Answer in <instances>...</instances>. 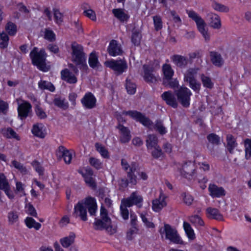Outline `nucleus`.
<instances>
[{
	"label": "nucleus",
	"instance_id": "1",
	"mask_svg": "<svg viewBox=\"0 0 251 251\" xmlns=\"http://www.w3.org/2000/svg\"><path fill=\"white\" fill-rule=\"evenodd\" d=\"M86 207L91 215H95L97 210L96 199L92 197H88L78 201L75 205L73 216L75 218L79 217L83 221H87V216Z\"/></svg>",
	"mask_w": 251,
	"mask_h": 251
},
{
	"label": "nucleus",
	"instance_id": "2",
	"mask_svg": "<svg viewBox=\"0 0 251 251\" xmlns=\"http://www.w3.org/2000/svg\"><path fill=\"white\" fill-rule=\"evenodd\" d=\"M29 55L33 65L36 66L42 71H47L46 63L47 54L44 49L38 51V49L34 47L30 52Z\"/></svg>",
	"mask_w": 251,
	"mask_h": 251
},
{
	"label": "nucleus",
	"instance_id": "3",
	"mask_svg": "<svg viewBox=\"0 0 251 251\" xmlns=\"http://www.w3.org/2000/svg\"><path fill=\"white\" fill-rule=\"evenodd\" d=\"M159 233L162 237L165 235V238L171 242L177 244H183V242L177 233L176 229L170 225L165 224L163 227L160 228Z\"/></svg>",
	"mask_w": 251,
	"mask_h": 251
},
{
	"label": "nucleus",
	"instance_id": "4",
	"mask_svg": "<svg viewBox=\"0 0 251 251\" xmlns=\"http://www.w3.org/2000/svg\"><path fill=\"white\" fill-rule=\"evenodd\" d=\"M189 18L194 21L197 25V28L199 31L202 35L205 41L209 40L210 36L207 32V29L206 28V23L201 17L193 10H186Z\"/></svg>",
	"mask_w": 251,
	"mask_h": 251
},
{
	"label": "nucleus",
	"instance_id": "5",
	"mask_svg": "<svg viewBox=\"0 0 251 251\" xmlns=\"http://www.w3.org/2000/svg\"><path fill=\"white\" fill-rule=\"evenodd\" d=\"M94 226L96 230H101L105 229L108 230L111 228V219L108 216L106 209L102 206L100 208V219L96 218Z\"/></svg>",
	"mask_w": 251,
	"mask_h": 251
},
{
	"label": "nucleus",
	"instance_id": "6",
	"mask_svg": "<svg viewBox=\"0 0 251 251\" xmlns=\"http://www.w3.org/2000/svg\"><path fill=\"white\" fill-rule=\"evenodd\" d=\"M104 65L106 67L112 70L115 75H120L125 72L127 69V64L124 59L106 61Z\"/></svg>",
	"mask_w": 251,
	"mask_h": 251
},
{
	"label": "nucleus",
	"instance_id": "7",
	"mask_svg": "<svg viewBox=\"0 0 251 251\" xmlns=\"http://www.w3.org/2000/svg\"><path fill=\"white\" fill-rule=\"evenodd\" d=\"M71 48L73 55V61L76 65L82 66L85 65L86 57L83 47L76 42H73L72 44Z\"/></svg>",
	"mask_w": 251,
	"mask_h": 251
},
{
	"label": "nucleus",
	"instance_id": "8",
	"mask_svg": "<svg viewBox=\"0 0 251 251\" xmlns=\"http://www.w3.org/2000/svg\"><path fill=\"white\" fill-rule=\"evenodd\" d=\"M177 100L184 107H188L190 105V97L192 93L185 87L181 86L175 91Z\"/></svg>",
	"mask_w": 251,
	"mask_h": 251
},
{
	"label": "nucleus",
	"instance_id": "9",
	"mask_svg": "<svg viewBox=\"0 0 251 251\" xmlns=\"http://www.w3.org/2000/svg\"><path fill=\"white\" fill-rule=\"evenodd\" d=\"M123 114L126 115H128L136 121L139 122L143 125L148 127L152 126V121L145 115L136 110L124 111Z\"/></svg>",
	"mask_w": 251,
	"mask_h": 251
},
{
	"label": "nucleus",
	"instance_id": "10",
	"mask_svg": "<svg viewBox=\"0 0 251 251\" xmlns=\"http://www.w3.org/2000/svg\"><path fill=\"white\" fill-rule=\"evenodd\" d=\"M128 206V207L132 206L135 204L141 207L142 206V203L143 202V198L141 195H138L137 192H134L131 193L130 197L126 199H123L122 200Z\"/></svg>",
	"mask_w": 251,
	"mask_h": 251
},
{
	"label": "nucleus",
	"instance_id": "11",
	"mask_svg": "<svg viewBox=\"0 0 251 251\" xmlns=\"http://www.w3.org/2000/svg\"><path fill=\"white\" fill-rule=\"evenodd\" d=\"M144 71L143 78L144 80L148 83H155L157 78L153 74V68L152 66L145 64L143 66Z\"/></svg>",
	"mask_w": 251,
	"mask_h": 251
},
{
	"label": "nucleus",
	"instance_id": "12",
	"mask_svg": "<svg viewBox=\"0 0 251 251\" xmlns=\"http://www.w3.org/2000/svg\"><path fill=\"white\" fill-rule=\"evenodd\" d=\"M171 59L174 64L180 69H185L189 63L188 58L181 55H173L171 57Z\"/></svg>",
	"mask_w": 251,
	"mask_h": 251
},
{
	"label": "nucleus",
	"instance_id": "13",
	"mask_svg": "<svg viewBox=\"0 0 251 251\" xmlns=\"http://www.w3.org/2000/svg\"><path fill=\"white\" fill-rule=\"evenodd\" d=\"M31 104L26 101H24L18 105V116L21 120L25 119L28 116L31 111Z\"/></svg>",
	"mask_w": 251,
	"mask_h": 251
},
{
	"label": "nucleus",
	"instance_id": "14",
	"mask_svg": "<svg viewBox=\"0 0 251 251\" xmlns=\"http://www.w3.org/2000/svg\"><path fill=\"white\" fill-rule=\"evenodd\" d=\"M195 170L194 164L189 161L185 163L182 167V169L180 171L181 175L184 177L190 179L191 177L193 176Z\"/></svg>",
	"mask_w": 251,
	"mask_h": 251
},
{
	"label": "nucleus",
	"instance_id": "15",
	"mask_svg": "<svg viewBox=\"0 0 251 251\" xmlns=\"http://www.w3.org/2000/svg\"><path fill=\"white\" fill-rule=\"evenodd\" d=\"M117 128L120 131V141L122 143H126L129 142L131 138L130 131L129 129L121 124H119Z\"/></svg>",
	"mask_w": 251,
	"mask_h": 251
},
{
	"label": "nucleus",
	"instance_id": "16",
	"mask_svg": "<svg viewBox=\"0 0 251 251\" xmlns=\"http://www.w3.org/2000/svg\"><path fill=\"white\" fill-rule=\"evenodd\" d=\"M209 56L210 61L214 66L221 68L224 65V59L219 52L216 51H211L209 52Z\"/></svg>",
	"mask_w": 251,
	"mask_h": 251
},
{
	"label": "nucleus",
	"instance_id": "17",
	"mask_svg": "<svg viewBox=\"0 0 251 251\" xmlns=\"http://www.w3.org/2000/svg\"><path fill=\"white\" fill-rule=\"evenodd\" d=\"M83 105L87 109H92L95 107L96 99L91 93H86L81 99Z\"/></svg>",
	"mask_w": 251,
	"mask_h": 251
},
{
	"label": "nucleus",
	"instance_id": "18",
	"mask_svg": "<svg viewBox=\"0 0 251 251\" xmlns=\"http://www.w3.org/2000/svg\"><path fill=\"white\" fill-rule=\"evenodd\" d=\"M162 99L166 103L174 108H176L178 106L176 99L174 94L170 91L164 92L161 95Z\"/></svg>",
	"mask_w": 251,
	"mask_h": 251
},
{
	"label": "nucleus",
	"instance_id": "19",
	"mask_svg": "<svg viewBox=\"0 0 251 251\" xmlns=\"http://www.w3.org/2000/svg\"><path fill=\"white\" fill-rule=\"evenodd\" d=\"M0 190L4 191L9 199L14 198L13 194L10 192V187L8 180L2 173H0Z\"/></svg>",
	"mask_w": 251,
	"mask_h": 251
},
{
	"label": "nucleus",
	"instance_id": "20",
	"mask_svg": "<svg viewBox=\"0 0 251 251\" xmlns=\"http://www.w3.org/2000/svg\"><path fill=\"white\" fill-rule=\"evenodd\" d=\"M162 71L163 74V83L164 85H165L167 83V81H168L169 79L173 77L174 75V71L172 69L171 65L167 63L163 65Z\"/></svg>",
	"mask_w": 251,
	"mask_h": 251
},
{
	"label": "nucleus",
	"instance_id": "21",
	"mask_svg": "<svg viewBox=\"0 0 251 251\" xmlns=\"http://www.w3.org/2000/svg\"><path fill=\"white\" fill-rule=\"evenodd\" d=\"M107 51L109 55L112 56L121 55L122 53V50L120 45L115 40H112L110 41L107 48Z\"/></svg>",
	"mask_w": 251,
	"mask_h": 251
},
{
	"label": "nucleus",
	"instance_id": "22",
	"mask_svg": "<svg viewBox=\"0 0 251 251\" xmlns=\"http://www.w3.org/2000/svg\"><path fill=\"white\" fill-rule=\"evenodd\" d=\"M138 165L135 162H132L129 171L127 172V180L129 183L132 185H136L137 183V177L134 173L137 171Z\"/></svg>",
	"mask_w": 251,
	"mask_h": 251
},
{
	"label": "nucleus",
	"instance_id": "23",
	"mask_svg": "<svg viewBox=\"0 0 251 251\" xmlns=\"http://www.w3.org/2000/svg\"><path fill=\"white\" fill-rule=\"evenodd\" d=\"M210 195L213 198H219L225 196L226 192L222 187L215 184H210L208 187Z\"/></svg>",
	"mask_w": 251,
	"mask_h": 251
},
{
	"label": "nucleus",
	"instance_id": "24",
	"mask_svg": "<svg viewBox=\"0 0 251 251\" xmlns=\"http://www.w3.org/2000/svg\"><path fill=\"white\" fill-rule=\"evenodd\" d=\"M207 18L209 21L211 27L215 29H219L221 27L220 17L215 13H209L207 15Z\"/></svg>",
	"mask_w": 251,
	"mask_h": 251
},
{
	"label": "nucleus",
	"instance_id": "25",
	"mask_svg": "<svg viewBox=\"0 0 251 251\" xmlns=\"http://www.w3.org/2000/svg\"><path fill=\"white\" fill-rule=\"evenodd\" d=\"M61 75L62 79L69 83L75 84L77 81L75 76L67 69L62 70Z\"/></svg>",
	"mask_w": 251,
	"mask_h": 251
},
{
	"label": "nucleus",
	"instance_id": "26",
	"mask_svg": "<svg viewBox=\"0 0 251 251\" xmlns=\"http://www.w3.org/2000/svg\"><path fill=\"white\" fill-rule=\"evenodd\" d=\"M58 153L59 156L63 157L64 160L66 164H70L72 159V154L63 146H59L58 149Z\"/></svg>",
	"mask_w": 251,
	"mask_h": 251
},
{
	"label": "nucleus",
	"instance_id": "27",
	"mask_svg": "<svg viewBox=\"0 0 251 251\" xmlns=\"http://www.w3.org/2000/svg\"><path fill=\"white\" fill-rule=\"evenodd\" d=\"M206 215L209 219H215L218 221L223 220V215L216 208L208 207L206 210Z\"/></svg>",
	"mask_w": 251,
	"mask_h": 251
},
{
	"label": "nucleus",
	"instance_id": "28",
	"mask_svg": "<svg viewBox=\"0 0 251 251\" xmlns=\"http://www.w3.org/2000/svg\"><path fill=\"white\" fill-rule=\"evenodd\" d=\"M166 205V202L165 201V197L162 196V194H160V195L158 199H156L155 200L152 201V209L156 212L159 211L161 209H162Z\"/></svg>",
	"mask_w": 251,
	"mask_h": 251
},
{
	"label": "nucleus",
	"instance_id": "29",
	"mask_svg": "<svg viewBox=\"0 0 251 251\" xmlns=\"http://www.w3.org/2000/svg\"><path fill=\"white\" fill-rule=\"evenodd\" d=\"M44 126L42 124L37 123L33 125L32 132L36 136L44 138L45 137L46 134L43 130Z\"/></svg>",
	"mask_w": 251,
	"mask_h": 251
},
{
	"label": "nucleus",
	"instance_id": "30",
	"mask_svg": "<svg viewBox=\"0 0 251 251\" xmlns=\"http://www.w3.org/2000/svg\"><path fill=\"white\" fill-rule=\"evenodd\" d=\"M146 146L148 149H152L158 145V139L154 134H150L146 139Z\"/></svg>",
	"mask_w": 251,
	"mask_h": 251
},
{
	"label": "nucleus",
	"instance_id": "31",
	"mask_svg": "<svg viewBox=\"0 0 251 251\" xmlns=\"http://www.w3.org/2000/svg\"><path fill=\"white\" fill-rule=\"evenodd\" d=\"M112 13L114 16L121 22L126 21L129 18V16L125 13L123 9L120 8L113 9Z\"/></svg>",
	"mask_w": 251,
	"mask_h": 251
},
{
	"label": "nucleus",
	"instance_id": "32",
	"mask_svg": "<svg viewBox=\"0 0 251 251\" xmlns=\"http://www.w3.org/2000/svg\"><path fill=\"white\" fill-rule=\"evenodd\" d=\"M75 237V233H71L69 236L61 238L60 243L64 248H68L74 243Z\"/></svg>",
	"mask_w": 251,
	"mask_h": 251
},
{
	"label": "nucleus",
	"instance_id": "33",
	"mask_svg": "<svg viewBox=\"0 0 251 251\" xmlns=\"http://www.w3.org/2000/svg\"><path fill=\"white\" fill-rule=\"evenodd\" d=\"M227 150L230 153H233V149L237 146V144L236 140L231 134H228L226 136Z\"/></svg>",
	"mask_w": 251,
	"mask_h": 251
},
{
	"label": "nucleus",
	"instance_id": "34",
	"mask_svg": "<svg viewBox=\"0 0 251 251\" xmlns=\"http://www.w3.org/2000/svg\"><path fill=\"white\" fill-rule=\"evenodd\" d=\"M199 70L198 68H191L188 69L184 74V81L188 82L195 79V76Z\"/></svg>",
	"mask_w": 251,
	"mask_h": 251
},
{
	"label": "nucleus",
	"instance_id": "35",
	"mask_svg": "<svg viewBox=\"0 0 251 251\" xmlns=\"http://www.w3.org/2000/svg\"><path fill=\"white\" fill-rule=\"evenodd\" d=\"M189 220L191 224L194 225L196 227H199L204 226V223L202 219L198 215H194L189 217Z\"/></svg>",
	"mask_w": 251,
	"mask_h": 251
},
{
	"label": "nucleus",
	"instance_id": "36",
	"mask_svg": "<svg viewBox=\"0 0 251 251\" xmlns=\"http://www.w3.org/2000/svg\"><path fill=\"white\" fill-rule=\"evenodd\" d=\"M127 207H128V206L126 205L124 201L122 200L120 205V214L124 220H127L129 218V213Z\"/></svg>",
	"mask_w": 251,
	"mask_h": 251
},
{
	"label": "nucleus",
	"instance_id": "37",
	"mask_svg": "<svg viewBox=\"0 0 251 251\" xmlns=\"http://www.w3.org/2000/svg\"><path fill=\"white\" fill-rule=\"evenodd\" d=\"M38 86L42 90H48L50 92H53L55 90V87L50 82L41 80L38 82Z\"/></svg>",
	"mask_w": 251,
	"mask_h": 251
},
{
	"label": "nucleus",
	"instance_id": "38",
	"mask_svg": "<svg viewBox=\"0 0 251 251\" xmlns=\"http://www.w3.org/2000/svg\"><path fill=\"white\" fill-rule=\"evenodd\" d=\"M200 77L203 86L204 87L210 89L213 87L214 83L210 77L206 76L204 74H201Z\"/></svg>",
	"mask_w": 251,
	"mask_h": 251
},
{
	"label": "nucleus",
	"instance_id": "39",
	"mask_svg": "<svg viewBox=\"0 0 251 251\" xmlns=\"http://www.w3.org/2000/svg\"><path fill=\"white\" fill-rule=\"evenodd\" d=\"M1 132L3 136L6 138H13L17 140H19V136L17 135V133L10 127L2 129Z\"/></svg>",
	"mask_w": 251,
	"mask_h": 251
},
{
	"label": "nucleus",
	"instance_id": "40",
	"mask_svg": "<svg viewBox=\"0 0 251 251\" xmlns=\"http://www.w3.org/2000/svg\"><path fill=\"white\" fill-rule=\"evenodd\" d=\"M25 223L26 226L29 228L33 227L35 229L38 230L41 226V225L40 223L36 222L31 217H27L25 220Z\"/></svg>",
	"mask_w": 251,
	"mask_h": 251
},
{
	"label": "nucleus",
	"instance_id": "41",
	"mask_svg": "<svg viewBox=\"0 0 251 251\" xmlns=\"http://www.w3.org/2000/svg\"><path fill=\"white\" fill-rule=\"evenodd\" d=\"M54 104L59 108L63 109H66L68 108V104L65 102V99H61L60 97L55 98L53 100Z\"/></svg>",
	"mask_w": 251,
	"mask_h": 251
},
{
	"label": "nucleus",
	"instance_id": "42",
	"mask_svg": "<svg viewBox=\"0 0 251 251\" xmlns=\"http://www.w3.org/2000/svg\"><path fill=\"white\" fill-rule=\"evenodd\" d=\"M183 227L188 237L190 239H194L195 238V235L190 224L186 222H184Z\"/></svg>",
	"mask_w": 251,
	"mask_h": 251
},
{
	"label": "nucleus",
	"instance_id": "43",
	"mask_svg": "<svg viewBox=\"0 0 251 251\" xmlns=\"http://www.w3.org/2000/svg\"><path fill=\"white\" fill-rule=\"evenodd\" d=\"M5 29L10 36L15 35L17 31V25L11 22L7 23Z\"/></svg>",
	"mask_w": 251,
	"mask_h": 251
},
{
	"label": "nucleus",
	"instance_id": "44",
	"mask_svg": "<svg viewBox=\"0 0 251 251\" xmlns=\"http://www.w3.org/2000/svg\"><path fill=\"white\" fill-rule=\"evenodd\" d=\"M154 129L162 135L167 133L166 128L164 126L162 121L160 120H157L155 121Z\"/></svg>",
	"mask_w": 251,
	"mask_h": 251
},
{
	"label": "nucleus",
	"instance_id": "45",
	"mask_svg": "<svg viewBox=\"0 0 251 251\" xmlns=\"http://www.w3.org/2000/svg\"><path fill=\"white\" fill-rule=\"evenodd\" d=\"M141 39V34L140 32L137 30H134L132 31L131 36L132 43L135 46H138L140 44Z\"/></svg>",
	"mask_w": 251,
	"mask_h": 251
},
{
	"label": "nucleus",
	"instance_id": "46",
	"mask_svg": "<svg viewBox=\"0 0 251 251\" xmlns=\"http://www.w3.org/2000/svg\"><path fill=\"white\" fill-rule=\"evenodd\" d=\"M89 64L91 67L95 68L100 64L98 61V56L95 52H92L89 58Z\"/></svg>",
	"mask_w": 251,
	"mask_h": 251
},
{
	"label": "nucleus",
	"instance_id": "47",
	"mask_svg": "<svg viewBox=\"0 0 251 251\" xmlns=\"http://www.w3.org/2000/svg\"><path fill=\"white\" fill-rule=\"evenodd\" d=\"M95 147L97 151L100 152L103 158H107L109 157L108 152L104 146L100 143H97L95 144Z\"/></svg>",
	"mask_w": 251,
	"mask_h": 251
},
{
	"label": "nucleus",
	"instance_id": "48",
	"mask_svg": "<svg viewBox=\"0 0 251 251\" xmlns=\"http://www.w3.org/2000/svg\"><path fill=\"white\" fill-rule=\"evenodd\" d=\"M0 48L1 49L6 48L8 46L9 40L8 36L6 33L2 32L0 34Z\"/></svg>",
	"mask_w": 251,
	"mask_h": 251
},
{
	"label": "nucleus",
	"instance_id": "49",
	"mask_svg": "<svg viewBox=\"0 0 251 251\" xmlns=\"http://www.w3.org/2000/svg\"><path fill=\"white\" fill-rule=\"evenodd\" d=\"M213 9L221 12H227L229 11V8L226 6L217 2H214L212 5Z\"/></svg>",
	"mask_w": 251,
	"mask_h": 251
},
{
	"label": "nucleus",
	"instance_id": "50",
	"mask_svg": "<svg viewBox=\"0 0 251 251\" xmlns=\"http://www.w3.org/2000/svg\"><path fill=\"white\" fill-rule=\"evenodd\" d=\"M11 163L13 167L18 170L23 174L25 175L27 174L26 168L20 162L14 160L12 161Z\"/></svg>",
	"mask_w": 251,
	"mask_h": 251
},
{
	"label": "nucleus",
	"instance_id": "51",
	"mask_svg": "<svg viewBox=\"0 0 251 251\" xmlns=\"http://www.w3.org/2000/svg\"><path fill=\"white\" fill-rule=\"evenodd\" d=\"M207 140L212 144L218 145L220 143V138L219 136L215 133H211L207 135Z\"/></svg>",
	"mask_w": 251,
	"mask_h": 251
},
{
	"label": "nucleus",
	"instance_id": "52",
	"mask_svg": "<svg viewBox=\"0 0 251 251\" xmlns=\"http://www.w3.org/2000/svg\"><path fill=\"white\" fill-rule=\"evenodd\" d=\"M89 162L91 166L97 170H99L102 168V163L99 159L96 158L91 157L89 158Z\"/></svg>",
	"mask_w": 251,
	"mask_h": 251
},
{
	"label": "nucleus",
	"instance_id": "53",
	"mask_svg": "<svg viewBox=\"0 0 251 251\" xmlns=\"http://www.w3.org/2000/svg\"><path fill=\"white\" fill-rule=\"evenodd\" d=\"M246 158L248 159L251 157V140L247 139L245 141Z\"/></svg>",
	"mask_w": 251,
	"mask_h": 251
},
{
	"label": "nucleus",
	"instance_id": "54",
	"mask_svg": "<svg viewBox=\"0 0 251 251\" xmlns=\"http://www.w3.org/2000/svg\"><path fill=\"white\" fill-rule=\"evenodd\" d=\"M83 176L86 183L92 189H96L97 185L92 176L87 175H84Z\"/></svg>",
	"mask_w": 251,
	"mask_h": 251
},
{
	"label": "nucleus",
	"instance_id": "55",
	"mask_svg": "<svg viewBox=\"0 0 251 251\" xmlns=\"http://www.w3.org/2000/svg\"><path fill=\"white\" fill-rule=\"evenodd\" d=\"M44 38L50 42H53L56 39L55 34L51 30L46 29Z\"/></svg>",
	"mask_w": 251,
	"mask_h": 251
},
{
	"label": "nucleus",
	"instance_id": "56",
	"mask_svg": "<svg viewBox=\"0 0 251 251\" xmlns=\"http://www.w3.org/2000/svg\"><path fill=\"white\" fill-rule=\"evenodd\" d=\"M126 87L128 94L132 95L136 92V85L130 81L126 80Z\"/></svg>",
	"mask_w": 251,
	"mask_h": 251
},
{
	"label": "nucleus",
	"instance_id": "57",
	"mask_svg": "<svg viewBox=\"0 0 251 251\" xmlns=\"http://www.w3.org/2000/svg\"><path fill=\"white\" fill-rule=\"evenodd\" d=\"M53 11L55 22L57 24H61L63 22V14L57 9L54 8Z\"/></svg>",
	"mask_w": 251,
	"mask_h": 251
},
{
	"label": "nucleus",
	"instance_id": "58",
	"mask_svg": "<svg viewBox=\"0 0 251 251\" xmlns=\"http://www.w3.org/2000/svg\"><path fill=\"white\" fill-rule=\"evenodd\" d=\"M155 29L158 31L162 28V22L160 17L156 16L153 17Z\"/></svg>",
	"mask_w": 251,
	"mask_h": 251
},
{
	"label": "nucleus",
	"instance_id": "59",
	"mask_svg": "<svg viewBox=\"0 0 251 251\" xmlns=\"http://www.w3.org/2000/svg\"><path fill=\"white\" fill-rule=\"evenodd\" d=\"M32 165L40 176L43 175L44 169L39 162L36 160H34L32 162Z\"/></svg>",
	"mask_w": 251,
	"mask_h": 251
},
{
	"label": "nucleus",
	"instance_id": "60",
	"mask_svg": "<svg viewBox=\"0 0 251 251\" xmlns=\"http://www.w3.org/2000/svg\"><path fill=\"white\" fill-rule=\"evenodd\" d=\"M190 87L194 91L199 92L201 88V84L197 81V80L193 79L188 81Z\"/></svg>",
	"mask_w": 251,
	"mask_h": 251
},
{
	"label": "nucleus",
	"instance_id": "61",
	"mask_svg": "<svg viewBox=\"0 0 251 251\" xmlns=\"http://www.w3.org/2000/svg\"><path fill=\"white\" fill-rule=\"evenodd\" d=\"M138 231V226H132L126 233V238L129 240L133 239V235Z\"/></svg>",
	"mask_w": 251,
	"mask_h": 251
},
{
	"label": "nucleus",
	"instance_id": "62",
	"mask_svg": "<svg viewBox=\"0 0 251 251\" xmlns=\"http://www.w3.org/2000/svg\"><path fill=\"white\" fill-rule=\"evenodd\" d=\"M35 111L36 115L39 117V118L42 119H45L47 118V114H46L45 112L39 106H38V105L36 106Z\"/></svg>",
	"mask_w": 251,
	"mask_h": 251
},
{
	"label": "nucleus",
	"instance_id": "63",
	"mask_svg": "<svg viewBox=\"0 0 251 251\" xmlns=\"http://www.w3.org/2000/svg\"><path fill=\"white\" fill-rule=\"evenodd\" d=\"M183 197V202L188 205L192 204L194 199L192 196L188 194L184 193L182 195Z\"/></svg>",
	"mask_w": 251,
	"mask_h": 251
},
{
	"label": "nucleus",
	"instance_id": "64",
	"mask_svg": "<svg viewBox=\"0 0 251 251\" xmlns=\"http://www.w3.org/2000/svg\"><path fill=\"white\" fill-rule=\"evenodd\" d=\"M25 208L27 209L26 211L29 215L33 217H37V214L36 209L30 203L26 204Z\"/></svg>",
	"mask_w": 251,
	"mask_h": 251
}]
</instances>
